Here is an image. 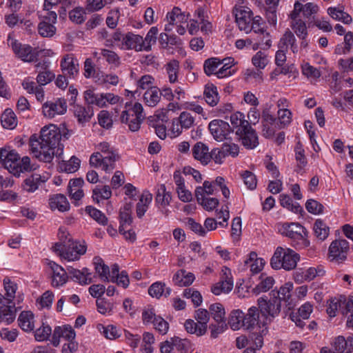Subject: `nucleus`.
<instances>
[{"mask_svg":"<svg viewBox=\"0 0 353 353\" xmlns=\"http://www.w3.org/2000/svg\"><path fill=\"white\" fill-rule=\"evenodd\" d=\"M19 325L25 332L34 330V314L30 311L22 312L18 319Z\"/></svg>","mask_w":353,"mask_h":353,"instance_id":"25","label":"nucleus"},{"mask_svg":"<svg viewBox=\"0 0 353 353\" xmlns=\"http://www.w3.org/2000/svg\"><path fill=\"white\" fill-rule=\"evenodd\" d=\"M209 309L210 314L216 322L225 323V310L221 303L212 304Z\"/></svg>","mask_w":353,"mask_h":353,"instance_id":"43","label":"nucleus"},{"mask_svg":"<svg viewBox=\"0 0 353 353\" xmlns=\"http://www.w3.org/2000/svg\"><path fill=\"white\" fill-rule=\"evenodd\" d=\"M307 210L313 214H321L323 212V205L314 199H308L305 203Z\"/></svg>","mask_w":353,"mask_h":353,"instance_id":"57","label":"nucleus"},{"mask_svg":"<svg viewBox=\"0 0 353 353\" xmlns=\"http://www.w3.org/2000/svg\"><path fill=\"white\" fill-rule=\"evenodd\" d=\"M195 277L191 272H188L185 270H180L176 272L173 276V282L179 286H188L191 285Z\"/></svg>","mask_w":353,"mask_h":353,"instance_id":"23","label":"nucleus"},{"mask_svg":"<svg viewBox=\"0 0 353 353\" xmlns=\"http://www.w3.org/2000/svg\"><path fill=\"white\" fill-rule=\"evenodd\" d=\"M85 212L98 223L105 225L108 223V218L100 210L92 206H87Z\"/></svg>","mask_w":353,"mask_h":353,"instance_id":"45","label":"nucleus"},{"mask_svg":"<svg viewBox=\"0 0 353 353\" xmlns=\"http://www.w3.org/2000/svg\"><path fill=\"white\" fill-rule=\"evenodd\" d=\"M94 264L95 270L99 274L101 279L104 282H108L109 276H110L109 267L104 264L102 259L100 257L94 258Z\"/></svg>","mask_w":353,"mask_h":353,"instance_id":"28","label":"nucleus"},{"mask_svg":"<svg viewBox=\"0 0 353 353\" xmlns=\"http://www.w3.org/2000/svg\"><path fill=\"white\" fill-rule=\"evenodd\" d=\"M120 157L116 150L104 154L103 155V170L105 172L112 170L114 168V163L119 159Z\"/></svg>","mask_w":353,"mask_h":353,"instance_id":"32","label":"nucleus"},{"mask_svg":"<svg viewBox=\"0 0 353 353\" xmlns=\"http://www.w3.org/2000/svg\"><path fill=\"white\" fill-rule=\"evenodd\" d=\"M313 229L316 236L321 241H324L329 235L330 228L321 219L316 220Z\"/></svg>","mask_w":353,"mask_h":353,"instance_id":"38","label":"nucleus"},{"mask_svg":"<svg viewBox=\"0 0 353 353\" xmlns=\"http://www.w3.org/2000/svg\"><path fill=\"white\" fill-rule=\"evenodd\" d=\"M4 288L6 291L5 299L8 303H12V299L14 298L17 290V285L12 282L10 279H3Z\"/></svg>","mask_w":353,"mask_h":353,"instance_id":"48","label":"nucleus"},{"mask_svg":"<svg viewBox=\"0 0 353 353\" xmlns=\"http://www.w3.org/2000/svg\"><path fill=\"white\" fill-rule=\"evenodd\" d=\"M9 304L5 297L0 294V319L11 323L15 319V309L14 305Z\"/></svg>","mask_w":353,"mask_h":353,"instance_id":"22","label":"nucleus"},{"mask_svg":"<svg viewBox=\"0 0 353 353\" xmlns=\"http://www.w3.org/2000/svg\"><path fill=\"white\" fill-rule=\"evenodd\" d=\"M61 159L59 162V167L61 170L68 173L76 172L80 166V160L75 156H72L68 161H65L62 158Z\"/></svg>","mask_w":353,"mask_h":353,"instance_id":"33","label":"nucleus"},{"mask_svg":"<svg viewBox=\"0 0 353 353\" xmlns=\"http://www.w3.org/2000/svg\"><path fill=\"white\" fill-rule=\"evenodd\" d=\"M49 204L52 210L57 209L60 212H65L70 209V204L63 194H57L51 197Z\"/></svg>","mask_w":353,"mask_h":353,"instance_id":"26","label":"nucleus"},{"mask_svg":"<svg viewBox=\"0 0 353 353\" xmlns=\"http://www.w3.org/2000/svg\"><path fill=\"white\" fill-rule=\"evenodd\" d=\"M39 17L41 20L38 25L39 34L43 37H52L56 32L54 24L57 19V12L39 14Z\"/></svg>","mask_w":353,"mask_h":353,"instance_id":"8","label":"nucleus"},{"mask_svg":"<svg viewBox=\"0 0 353 353\" xmlns=\"http://www.w3.org/2000/svg\"><path fill=\"white\" fill-rule=\"evenodd\" d=\"M268 61L266 55L261 51L256 52L252 59L253 65L259 69H263L268 64Z\"/></svg>","mask_w":353,"mask_h":353,"instance_id":"63","label":"nucleus"},{"mask_svg":"<svg viewBox=\"0 0 353 353\" xmlns=\"http://www.w3.org/2000/svg\"><path fill=\"white\" fill-rule=\"evenodd\" d=\"M154 337L153 334L150 332H145L143 334V347L142 350L143 353H152L153 347L152 345L154 343Z\"/></svg>","mask_w":353,"mask_h":353,"instance_id":"53","label":"nucleus"},{"mask_svg":"<svg viewBox=\"0 0 353 353\" xmlns=\"http://www.w3.org/2000/svg\"><path fill=\"white\" fill-rule=\"evenodd\" d=\"M158 34V28L157 27H152L148 31L144 41V50L150 51L151 50V45L157 41V35Z\"/></svg>","mask_w":353,"mask_h":353,"instance_id":"52","label":"nucleus"},{"mask_svg":"<svg viewBox=\"0 0 353 353\" xmlns=\"http://www.w3.org/2000/svg\"><path fill=\"white\" fill-rule=\"evenodd\" d=\"M223 61L217 57H212L206 59L204 61L203 69L205 74L207 76L215 74L218 71L217 68L219 65H222Z\"/></svg>","mask_w":353,"mask_h":353,"instance_id":"37","label":"nucleus"},{"mask_svg":"<svg viewBox=\"0 0 353 353\" xmlns=\"http://www.w3.org/2000/svg\"><path fill=\"white\" fill-rule=\"evenodd\" d=\"M259 310L256 307H250L244 317L241 312L235 310L232 312L228 324L233 330H239L241 322L249 328L259 323Z\"/></svg>","mask_w":353,"mask_h":353,"instance_id":"6","label":"nucleus"},{"mask_svg":"<svg viewBox=\"0 0 353 353\" xmlns=\"http://www.w3.org/2000/svg\"><path fill=\"white\" fill-rule=\"evenodd\" d=\"M192 153L193 157L199 161L202 165H207L210 162V152L209 148L203 142L196 143L192 148Z\"/></svg>","mask_w":353,"mask_h":353,"instance_id":"19","label":"nucleus"},{"mask_svg":"<svg viewBox=\"0 0 353 353\" xmlns=\"http://www.w3.org/2000/svg\"><path fill=\"white\" fill-rule=\"evenodd\" d=\"M61 68L63 74L74 79L79 73V63L72 54H66L61 61Z\"/></svg>","mask_w":353,"mask_h":353,"instance_id":"17","label":"nucleus"},{"mask_svg":"<svg viewBox=\"0 0 353 353\" xmlns=\"http://www.w3.org/2000/svg\"><path fill=\"white\" fill-rule=\"evenodd\" d=\"M159 92L160 90L157 87L148 90L143 95L145 103L150 107L157 105L161 99Z\"/></svg>","mask_w":353,"mask_h":353,"instance_id":"36","label":"nucleus"},{"mask_svg":"<svg viewBox=\"0 0 353 353\" xmlns=\"http://www.w3.org/2000/svg\"><path fill=\"white\" fill-rule=\"evenodd\" d=\"M236 133L240 136L243 145L247 148H254L259 144L256 132L250 124L246 127L243 126L240 128L236 130Z\"/></svg>","mask_w":353,"mask_h":353,"instance_id":"16","label":"nucleus"},{"mask_svg":"<svg viewBox=\"0 0 353 353\" xmlns=\"http://www.w3.org/2000/svg\"><path fill=\"white\" fill-rule=\"evenodd\" d=\"M349 243L345 239H336L332 242L329 248V257L331 260L339 263L343 262L347 258L349 251Z\"/></svg>","mask_w":353,"mask_h":353,"instance_id":"12","label":"nucleus"},{"mask_svg":"<svg viewBox=\"0 0 353 353\" xmlns=\"http://www.w3.org/2000/svg\"><path fill=\"white\" fill-rule=\"evenodd\" d=\"M260 279L261 282L252 290L256 294L268 291L274 283V279L272 276H267L262 274Z\"/></svg>","mask_w":353,"mask_h":353,"instance_id":"35","label":"nucleus"},{"mask_svg":"<svg viewBox=\"0 0 353 353\" xmlns=\"http://www.w3.org/2000/svg\"><path fill=\"white\" fill-rule=\"evenodd\" d=\"M126 110H123L121 116L122 123H127L132 132L139 130L141 122L145 119L143 114V106L140 103L136 102L132 104L126 103Z\"/></svg>","mask_w":353,"mask_h":353,"instance_id":"5","label":"nucleus"},{"mask_svg":"<svg viewBox=\"0 0 353 353\" xmlns=\"http://www.w3.org/2000/svg\"><path fill=\"white\" fill-rule=\"evenodd\" d=\"M292 289L293 284L288 282L281 286L279 291L274 292L276 294V297L280 300L281 304V301L285 302L287 305H290L291 304L290 300L292 296L291 291Z\"/></svg>","mask_w":353,"mask_h":353,"instance_id":"31","label":"nucleus"},{"mask_svg":"<svg viewBox=\"0 0 353 353\" xmlns=\"http://www.w3.org/2000/svg\"><path fill=\"white\" fill-rule=\"evenodd\" d=\"M61 132L55 125L43 127L40 135L32 134L29 140L30 150L34 157L45 163L53 158L61 159L63 145L60 143Z\"/></svg>","mask_w":353,"mask_h":353,"instance_id":"1","label":"nucleus"},{"mask_svg":"<svg viewBox=\"0 0 353 353\" xmlns=\"http://www.w3.org/2000/svg\"><path fill=\"white\" fill-rule=\"evenodd\" d=\"M295 159L297 161V166L302 169L307 163V159L305 155V150L303 145L300 141H298L294 148Z\"/></svg>","mask_w":353,"mask_h":353,"instance_id":"47","label":"nucleus"},{"mask_svg":"<svg viewBox=\"0 0 353 353\" xmlns=\"http://www.w3.org/2000/svg\"><path fill=\"white\" fill-rule=\"evenodd\" d=\"M68 276L74 281L81 285H86L92 282L91 278H88L81 272V270L74 269L72 267L67 268Z\"/></svg>","mask_w":353,"mask_h":353,"instance_id":"42","label":"nucleus"},{"mask_svg":"<svg viewBox=\"0 0 353 353\" xmlns=\"http://www.w3.org/2000/svg\"><path fill=\"white\" fill-rule=\"evenodd\" d=\"M289 47L293 54H297L299 52V47L296 43V37L292 31L288 30L280 39L278 43V48H283L288 51Z\"/></svg>","mask_w":353,"mask_h":353,"instance_id":"21","label":"nucleus"},{"mask_svg":"<svg viewBox=\"0 0 353 353\" xmlns=\"http://www.w3.org/2000/svg\"><path fill=\"white\" fill-rule=\"evenodd\" d=\"M348 342L343 336L336 337L332 344L334 352L336 353H345V350H347Z\"/></svg>","mask_w":353,"mask_h":353,"instance_id":"61","label":"nucleus"},{"mask_svg":"<svg viewBox=\"0 0 353 353\" xmlns=\"http://www.w3.org/2000/svg\"><path fill=\"white\" fill-rule=\"evenodd\" d=\"M0 163L14 175L19 174L20 169L17 167L19 155L14 150L0 148Z\"/></svg>","mask_w":353,"mask_h":353,"instance_id":"10","label":"nucleus"},{"mask_svg":"<svg viewBox=\"0 0 353 353\" xmlns=\"http://www.w3.org/2000/svg\"><path fill=\"white\" fill-rule=\"evenodd\" d=\"M43 182L40 174H34L24 180L22 187L28 192H34Z\"/></svg>","mask_w":353,"mask_h":353,"instance_id":"27","label":"nucleus"},{"mask_svg":"<svg viewBox=\"0 0 353 353\" xmlns=\"http://www.w3.org/2000/svg\"><path fill=\"white\" fill-rule=\"evenodd\" d=\"M179 68V63L175 59L170 61L166 65V70L168 74L169 81L170 83H174L176 81Z\"/></svg>","mask_w":353,"mask_h":353,"instance_id":"49","label":"nucleus"},{"mask_svg":"<svg viewBox=\"0 0 353 353\" xmlns=\"http://www.w3.org/2000/svg\"><path fill=\"white\" fill-rule=\"evenodd\" d=\"M269 295V298L265 296L258 299L260 313L264 317L263 321L259 319V323L256 324L259 328L261 325L263 327L268 323L272 322L281 312V304L280 300L276 297L274 291H272Z\"/></svg>","mask_w":353,"mask_h":353,"instance_id":"2","label":"nucleus"},{"mask_svg":"<svg viewBox=\"0 0 353 353\" xmlns=\"http://www.w3.org/2000/svg\"><path fill=\"white\" fill-rule=\"evenodd\" d=\"M165 286V285L163 283L155 282L150 286L148 293L151 296L159 299L163 296Z\"/></svg>","mask_w":353,"mask_h":353,"instance_id":"59","label":"nucleus"},{"mask_svg":"<svg viewBox=\"0 0 353 353\" xmlns=\"http://www.w3.org/2000/svg\"><path fill=\"white\" fill-rule=\"evenodd\" d=\"M112 196V191L109 185H104L102 188L95 187L92 190V199L97 203L100 199H108Z\"/></svg>","mask_w":353,"mask_h":353,"instance_id":"41","label":"nucleus"},{"mask_svg":"<svg viewBox=\"0 0 353 353\" xmlns=\"http://www.w3.org/2000/svg\"><path fill=\"white\" fill-rule=\"evenodd\" d=\"M122 45L127 50H134L137 52L144 50L143 37L132 32H128L125 35Z\"/></svg>","mask_w":353,"mask_h":353,"instance_id":"20","label":"nucleus"},{"mask_svg":"<svg viewBox=\"0 0 353 353\" xmlns=\"http://www.w3.org/2000/svg\"><path fill=\"white\" fill-rule=\"evenodd\" d=\"M1 122L4 128L14 129L17 124L14 112L11 109H6L1 117Z\"/></svg>","mask_w":353,"mask_h":353,"instance_id":"30","label":"nucleus"},{"mask_svg":"<svg viewBox=\"0 0 353 353\" xmlns=\"http://www.w3.org/2000/svg\"><path fill=\"white\" fill-rule=\"evenodd\" d=\"M204 97L208 104L211 106L216 105L219 102L216 87L213 84L207 85L204 90Z\"/></svg>","mask_w":353,"mask_h":353,"instance_id":"34","label":"nucleus"},{"mask_svg":"<svg viewBox=\"0 0 353 353\" xmlns=\"http://www.w3.org/2000/svg\"><path fill=\"white\" fill-rule=\"evenodd\" d=\"M279 231L282 234L295 240L304 241L307 235L306 229L297 223H283Z\"/></svg>","mask_w":353,"mask_h":353,"instance_id":"14","label":"nucleus"},{"mask_svg":"<svg viewBox=\"0 0 353 353\" xmlns=\"http://www.w3.org/2000/svg\"><path fill=\"white\" fill-rule=\"evenodd\" d=\"M300 256L294 250L278 247L272 256L270 264L272 268L279 270L283 268L285 270H294L299 261Z\"/></svg>","mask_w":353,"mask_h":353,"instance_id":"3","label":"nucleus"},{"mask_svg":"<svg viewBox=\"0 0 353 353\" xmlns=\"http://www.w3.org/2000/svg\"><path fill=\"white\" fill-rule=\"evenodd\" d=\"M8 43L11 46L15 55L24 62L36 61L39 56L40 51L37 48H32L30 45L21 44L10 35L8 36Z\"/></svg>","mask_w":353,"mask_h":353,"instance_id":"7","label":"nucleus"},{"mask_svg":"<svg viewBox=\"0 0 353 353\" xmlns=\"http://www.w3.org/2000/svg\"><path fill=\"white\" fill-rule=\"evenodd\" d=\"M35 66L37 69L41 68L44 70V71H39V74L37 77V81L39 85H45L54 78V74L47 70L48 65L46 62L39 63Z\"/></svg>","mask_w":353,"mask_h":353,"instance_id":"24","label":"nucleus"},{"mask_svg":"<svg viewBox=\"0 0 353 353\" xmlns=\"http://www.w3.org/2000/svg\"><path fill=\"white\" fill-rule=\"evenodd\" d=\"M290 26L299 39H303L304 37H307L308 32L307 26L305 22L303 20L292 21Z\"/></svg>","mask_w":353,"mask_h":353,"instance_id":"46","label":"nucleus"},{"mask_svg":"<svg viewBox=\"0 0 353 353\" xmlns=\"http://www.w3.org/2000/svg\"><path fill=\"white\" fill-rule=\"evenodd\" d=\"M343 299H341V296L339 298L334 297L330 300L327 307V313L330 317L335 316L338 310L341 312V302H343Z\"/></svg>","mask_w":353,"mask_h":353,"instance_id":"50","label":"nucleus"},{"mask_svg":"<svg viewBox=\"0 0 353 353\" xmlns=\"http://www.w3.org/2000/svg\"><path fill=\"white\" fill-rule=\"evenodd\" d=\"M184 326L188 332L195 334L198 336H202L206 332L204 325H198L192 319L187 320Z\"/></svg>","mask_w":353,"mask_h":353,"instance_id":"44","label":"nucleus"},{"mask_svg":"<svg viewBox=\"0 0 353 353\" xmlns=\"http://www.w3.org/2000/svg\"><path fill=\"white\" fill-rule=\"evenodd\" d=\"M208 128L214 139L218 141L227 139L228 136L232 132L229 123L221 119L210 121Z\"/></svg>","mask_w":353,"mask_h":353,"instance_id":"13","label":"nucleus"},{"mask_svg":"<svg viewBox=\"0 0 353 353\" xmlns=\"http://www.w3.org/2000/svg\"><path fill=\"white\" fill-rule=\"evenodd\" d=\"M155 200L158 204L163 207L170 204L172 200V195L170 192L166 191L165 185H161L157 189Z\"/></svg>","mask_w":353,"mask_h":353,"instance_id":"39","label":"nucleus"},{"mask_svg":"<svg viewBox=\"0 0 353 353\" xmlns=\"http://www.w3.org/2000/svg\"><path fill=\"white\" fill-rule=\"evenodd\" d=\"M51 333V327L49 325H43L35 331L34 337L37 341H43L50 337Z\"/></svg>","mask_w":353,"mask_h":353,"instance_id":"60","label":"nucleus"},{"mask_svg":"<svg viewBox=\"0 0 353 353\" xmlns=\"http://www.w3.org/2000/svg\"><path fill=\"white\" fill-rule=\"evenodd\" d=\"M170 343L173 346L174 352H177L178 353H184L186 349L187 341L181 339L178 336L172 337L170 339Z\"/></svg>","mask_w":353,"mask_h":353,"instance_id":"62","label":"nucleus"},{"mask_svg":"<svg viewBox=\"0 0 353 353\" xmlns=\"http://www.w3.org/2000/svg\"><path fill=\"white\" fill-rule=\"evenodd\" d=\"M268 333L267 327H263L259 332H252L250 335V340L254 343L256 348L260 349L263 345V336Z\"/></svg>","mask_w":353,"mask_h":353,"instance_id":"51","label":"nucleus"},{"mask_svg":"<svg viewBox=\"0 0 353 353\" xmlns=\"http://www.w3.org/2000/svg\"><path fill=\"white\" fill-rule=\"evenodd\" d=\"M53 250L61 258L71 261L78 260L81 255L84 254L86 252V246L69 239L68 241H64L63 244L56 243Z\"/></svg>","mask_w":353,"mask_h":353,"instance_id":"4","label":"nucleus"},{"mask_svg":"<svg viewBox=\"0 0 353 353\" xmlns=\"http://www.w3.org/2000/svg\"><path fill=\"white\" fill-rule=\"evenodd\" d=\"M280 203L283 207L294 213H301L303 212L302 207L296 202L293 203L292 199L287 194H281L280 196Z\"/></svg>","mask_w":353,"mask_h":353,"instance_id":"40","label":"nucleus"},{"mask_svg":"<svg viewBox=\"0 0 353 353\" xmlns=\"http://www.w3.org/2000/svg\"><path fill=\"white\" fill-rule=\"evenodd\" d=\"M84 14L85 11L82 8L77 7L69 12V18L72 22L81 24L85 21Z\"/></svg>","mask_w":353,"mask_h":353,"instance_id":"56","label":"nucleus"},{"mask_svg":"<svg viewBox=\"0 0 353 353\" xmlns=\"http://www.w3.org/2000/svg\"><path fill=\"white\" fill-rule=\"evenodd\" d=\"M233 13L235 16L236 22L241 31L249 33L252 31L251 22L254 19L251 10L248 7L240 6L234 8Z\"/></svg>","mask_w":353,"mask_h":353,"instance_id":"9","label":"nucleus"},{"mask_svg":"<svg viewBox=\"0 0 353 353\" xmlns=\"http://www.w3.org/2000/svg\"><path fill=\"white\" fill-rule=\"evenodd\" d=\"M194 121V119L190 113L183 112L179 118L173 119L171 132L174 137H176L182 132L183 128H190L193 125Z\"/></svg>","mask_w":353,"mask_h":353,"instance_id":"15","label":"nucleus"},{"mask_svg":"<svg viewBox=\"0 0 353 353\" xmlns=\"http://www.w3.org/2000/svg\"><path fill=\"white\" fill-rule=\"evenodd\" d=\"M74 114L81 124L88 122L93 114L90 107L85 108L81 105L74 107Z\"/></svg>","mask_w":353,"mask_h":353,"instance_id":"29","label":"nucleus"},{"mask_svg":"<svg viewBox=\"0 0 353 353\" xmlns=\"http://www.w3.org/2000/svg\"><path fill=\"white\" fill-rule=\"evenodd\" d=\"M48 265L52 271V286L59 287L65 284L69 277L68 270L65 271L61 265L53 261L49 262Z\"/></svg>","mask_w":353,"mask_h":353,"instance_id":"18","label":"nucleus"},{"mask_svg":"<svg viewBox=\"0 0 353 353\" xmlns=\"http://www.w3.org/2000/svg\"><path fill=\"white\" fill-rule=\"evenodd\" d=\"M341 299H343L341 302V313L347 314L348 313L353 314V296H349L347 299L345 296H341Z\"/></svg>","mask_w":353,"mask_h":353,"instance_id":"64","label":"nucleus"},{"mask_svg":"<svg viewBox=\"0 0 353 353\" xmlns=\"http://www.w3.org/2000/svg\"><path fill=\"white\" fill-rule=\"evenodd\" d=\"M67 111L65 99L58 98L55 101H48L43 104L42 112L45 117L52 119L57 115H61Z\"/></svg>","mask_w":353,"mask_h":353,"instance_id":"11","label":"nucleus"},{"mask_svg":"<svg viewBox=\"0 0 353 353\" xmlns=\"http://www.w3.org/2000/svg\"><path fill=\"white\" fill-rule=\"evenodd\" d=\"M101 54L108 63L112 64L115 67H118L120 65V58L116 52L110 50L102 49Z\"/></svg>","mask_w":353,"mask_h":353,"instance_id":"54","label":"nucleus"},{"mask_svg":"<svg viewBox=\"0 0 353 353\" xmlns=\"http://www.w3.org/2000/svg\"><path fill=\"white\" fill-rule=\"evenodd\" d=\"M245 185L250 190H254L256 187L257 180L254 174L245 170L241 174Z\"/></svg>","mask_w":353,"mask_h":353,"instance_id":"58","label":"nucleus"},{"mask_svg":"<svg viewBox=\"0 0 353 353\" xmlns=\"http://www.w3.org/2000/svg\"><path fill=\"white\" fill-rule=\"evenodd\" d=\"M244 117V114L239 112L232 114L230 116V121L233 125V128H236L238 130L243 126L246 127L250 123L245 120Z\"/></svg>","mask_w":353,"mask_h":353,"instance_id":"55","label":"nucleus"}]
</instances>
